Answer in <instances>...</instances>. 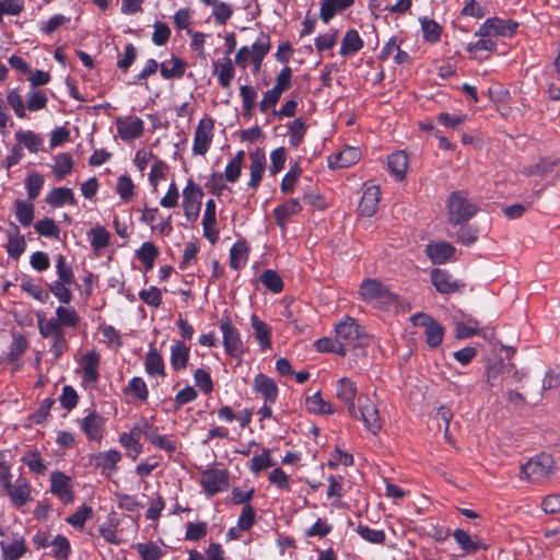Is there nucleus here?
<instances>
[{
  "mask_svg": "<svg viewBox=\"0 0 560 560\" xmlns=\"http://www.w3.org/2000/svg\"><path fill=\"white\" fill-rule=\"evenodd\" d=\"M100 354L95 351L88 352L83 355V375L82 378L86 383L94 384L98 381Z\"/></svg>",
  "mask_w": 560,
  "mask_h": 560,
  "instance_id": "72a5a7b5",
  "label": "nucleus"
},
{
  "mask_svg": "<svg viewBox=\"0 0 560 560\" xmlns=\"http://www.w3.org/2000/svg\"><path fill=\"white\" fill-rule=\"evenodd\" d=\"M56 319L61 329L62 327L75 328L80 323V316L73 307L58 306Z\"/></svg>",
  "mask_w": 560,
  "mask_h": 560,
  "instance_id": "49530a36",
  "label": "nucleus"
},
{
  "mask_svg": "<svg viewBox=\"0 0 560 560\" xmlns=\"http://www.w3.org/2000/svg\"><path fill=\"white\" fill-rule=\"evenodd\" d=\"M253 389L264 398L265 402L275 404L279 396V387L275 380L262 373L255 375Z\"/></svg>",
  "mask_w": 560,
  "mask_h": 560,
  "instance_id": "a211bd4d",
  "label": "nucleus"
},
{
  "mask_svg": "<svg viewBox=\"0 0 560 560\" xmlns=\"http://www.w3.org/2000/svg\"><path fill=\"white\" fill-rule=\"evenodd\" d=\"M275 466L270 451L265 448L261 454H256L250 460L249 470L258 475L261 470Z\"/></svg>",
  "mask_w": 560,
  "mask_h": 560,
  "instance_id": "774afa93",
  "label": "nucleus"
},
{
  "mask_svg": "<svg viewBox=\"0 0 560 560\" xmlns=\"http://www.w3.org/2000/svg\"><path fill=\"white\" fill-rule=\"evenodd\" d=\"M214 121L211 117H203L199 120L192 143V153L195 155H205L213 139Z\"/></svg>",
  "mask_w": 560,
  "mask_h": 560,
  "instance_id": "9d476101",
  "label": "nucleus"
},
{
  "mask_svg": "<svg viewBox=\"0 0 560 560\" xmlns=\"http://www.w3.org/2000/svg\"><path fill=\"white\" fill-rule=\"evenodd\" d=\"M419 23L424 42L435 44L441 39L442 27L435 20L428 16H421L419 18Z\"/></svg>",
  "mask_w": 560,
  "mask_h": 560,
  "instance_id": "c9c22d12",
  "label": "nucleus"
},
{
  "mask_svg": "<svg viewBox=\"0 0 560 560\" xmlns=\"http://www.w3.org/2000/svg\"><path fill=\"white\" fill-rule=\"evenodd\" d=\"M173 67L167 68L165 62L161 63L160 73L164 80L180 79L184 77L187 63L179 57L173 56L171 59Z\"/></svg>",
  "mask_w": 560,
  "mask_h": 560,
  "instance_id": "a18cd8bd",
  "label": "nucleus"
},
{
  "mask_svg": "<svg viewBox=\"0 0 560 560\" xmlns=\"http://www.w3.org/2000/svg\"><path fill=\"white\" fill-rule=\"evenodd\" d=\"M354 4V0H323L319 8V19L328 24L338 13H342Z\"/></svg>",
  "mask_w": 560,
  "mask_h": 560,
  "instance_id": "a878e982",
  "label": "nucleus"
},
{
  "mask_svg": "<svg viewBox=\"0 0 560 560\" xmlns=\"http://www.w3.org/2000/svg\"><path fill=\"white\" fill-rule=\"evenodd\" d=\"M190 358V347L183 340H173L170 348V364L173 371L179 372L187 368Z\"/></svg>",
  "mask_w": 560,
  "mask_h": 560,
  "instance_id": "5701e85b",
  "label": "nucleus"
},
{
  "mask_svg": "<svg viewBox=\"0 0 560 560\" xmlns=\"http://www.w3.org/2000/svg\"><path fill=\"white\" fill-rule=\"evenodd\" d=\"M159 255V247L152 242H144L136 252L137 259L143 265L147 271L153 268L154 261Z\"/></svg>",
  "mask_w": 560,
  "mask_h": 560,
  "instance_id": "e433bc0d",
  "label": "nucleus"
},
{
  "mask_svg": "<svg viewBox=\"0 0 560 560\" xmlns=\"http://www.w3.org/2000/svg\"><path fill=\"white\" fill-rule=\"evenodd\" d=\"M203 236L214 245L219 240V230L217 229L215 202L209 199L202 217Z\"/></svg>",
  "mask_w": 560,
  "mask_h": 560,
  "instance_id": "4be33fe9",
  "label": "nucleus"
},
{
  "mask_svg": "<svg viewBox=\"0 0 560 560\" xmlns=\"http://www.w3.org/2000/svg\"><path fill=\"white\" fill-rule=\"evenodd\" d=\"M14 208L16 220L23 226L31 225L34 219V206L30 201L16 199Z\"/></svg>",
  "mask_w": 560,
  "mask_h": 560,
  "instance_id": "3c124183",
  "label": "nucleus"
},
{
  "mask_svg": "<svg viewBox=\"0 0 560 560\" xmlns=\"http://www.w3.org/2000/svg\"><path fill=\"white\" fill-rule=\"evenodd\" d=\"M22 462L36 475H44L47 469L40 452L36 450L26 453L23 456Z\"/></svg>",
  "mask_w": 560,
  "mask_h": 560,
  "instance_id": "4d7b16f0",
  "label": "nucleus"
},
{
  "mask_svg": "<svg viewBox=\"0 0 560 560\" xmlns=\"http://www.w3.org/2000/svg\"><path fill=\"white\" fill-rule=\"evenodd\" d=\"M202 197V188L191 178L188 179L183 190L182 202L184 215L186 217L187 221L195 222L199 218Z\"/></svg>",
  "mask_w": 560,
  "mask_h": 560,
  "instance_id": "423d86ee",
  "label": "nucleus"
},
{
  "mask_svg": "<svg viewBox=\"0 0 560 560\" xmlns=\"http://www.w3.org/2000/svg\"><path fill=\"white\" fill-rule=\"evenodd\" d=\"M388 171L397 180H402L408 168V155L404 151H397L387 156Z\"/></svg>",
  "mask_w": 560,
  "mask_h": 560,
  "instance_id": "2f4dec72",
  "label": "nucleus"
},
{
  "mask_svg": "<svg viewBox=\"0 0 560 560\" xmlns=\"http://www.w3.org/2000/svg\"><path fill=\"white\" fill-rule=\"evenodd\" d=\"M14 233H9L7 252L10 257L18 259L26 248L25 238L20 233L18 225L13 224Z\"/></svg>",
  "mask_w": 560,
  "mask_h": 560,
  "instance_id": "a19ab883",
  "label": "nucleus"
},
{
  "mask_svg": "<svg viewBox=\"0 0 560 560\" xmlns=\"http://www.w3.org/2000/svg\"><path fill=\"white\" fill-rule=\"evenodd\" d=\"M487 13L486 7L477 0H465L464 7L459 12L463 18H474L477 20L483 19Z\"/></svg>",
  "mask_w": 560,
  "mask_h": 560,
  "instance_id": "69168bd1",
  "label": "nucleus"
},
{
  "mask_svg": "<svg viewBox=\"0 0 560 560\" xmlns=\"http://www.w3.org/2000/svg\"><path fill=\"white\" fill-rule=\"evenodd\" d=\"M245 152L238 151L235 156L225 166L223 176L229 183H236L242 174L243 162Z\"/></svg>",
  "mask_w": 560,
  "mask_h": 560,
  "instance_id": "c03bdc74",
  "label": "nucleus"
},
{
  "mask_svg": "<svg viewBox=\"0 0 560 560\" xmlns=\"http://www.w3.org/2000/svg\"><path fill=\"white\" fill-rule=\"evenodd\" d=\"M44 176L37 172H32L26 176L25 188L30 200H35L44 186Z\"/></svg>",
  "mask_w": 560,
  "mask_h": 560,
  "instance_id": "680f3d73",
  "label": "nucleus"
},
{
  "mask_svg": "<svg viewBox=\"0 0 560 560\" xmlns=\"http://www.w3.org/2000/svg\"><path fill=\"white\" fill-rule=\"evenodd\" d=\"M248 259V246L245 241H238L230 248V267L234 270L242 268Z\"/></svg>",
  "mask_w": 560,
  "mask_h": 560,
  "instance_id": "ea45409f",
  "label": "nucleus"
},
{
  "mask_svg": "<svg viewBox=\"0 0 560 560\" xmlns=\"http://www.w3.org/2000/svg\"><path fill=\"white\" fill-rule=\"evenodd\" d=\"M381 188L377 185L365 183L362 188L361 200L358 205L357 212L360 217H373L380 205Z\"/></svg>",
  "mask_w": 560,
  "mask_h": 560,
  "instance_id": "f8f14e48",
  "label": "nucleus"
},
{
  "mask_svg": "<svg viewBox=\"0 0 560 560\" xmlns=\"http://www.w3.org/2000/svg\"><path fill=\"white\" fill-rule=\"evenodd\" d=\"M116 192L124 202H128L135 197V184L129 175H120L116 185Z\"/></svg>",
  "mask_w": 560,
  "mask_h": 560,
  "instance_id": "0e129e2a",
  "label": "nucleus"
},
{
  "mask_svg": "<svg viewBox=\"0 0 560 560\" xmlns=\"http://www.w3.org/2000/svg\"><path fill=\"white\" fill-rule=\"evenodd\" d=\"M50 491L65 504L71 503L74 499L70 477L58 470L51 472Z\"/></svg>",
  "mask_w": 560,
  "mask_h": 560,
  "instance_id": "2eb2a0df",
  "label": "nucleus"
},
{
  "mask_svg": "<svg viewBox=\"0 0 560 560\" xmlns=\"http://www.w3.org/2000/svg\"><path fill=\"white\" fill-rule=\"evenodd\" d=\"M161 65L153 58L145 61L142 70L128 82L129 85H148L147 80L149 77L156 73L160 70Z\"/></svg>",
  "mask_w": 560,
  "mask_h": 560,
  "instance_id": "6e6d98bb",
  "label": "nucleus"
},
{
  "mask_svg": "<svg viewBox=\"0 0 560 560\" xmlns=\"http://www.w3.org/2000/svg\"><path fill=\"white\" fill-rule=\"evenodd\" d=\"M55 166L52 167L54 175L57 179H62L69 175L73 170V161L70 154L59 153L55 158Z\"/></svg>",
  "mask_w": 560,
  "mask_h": 560,
  "instance_id": "864d4df0",
  "label": "nucleus"
},
{
  "mask_svg": "<svg viewBox=\"0 0 560 560\" xmlns=\"http://www.w3.org/2000/svg\"><path fill=\"white\" fill-rule=\"evenodd\" d=\"M477 212L476 206L469 201L464 190L453 191L447 199V220L452 225L469 221Z\"/></svg>",
  "mask_w": 560,
  "mask_h": 560,
  "instance_id": "7ed1b4c3",
  "label": "nucleus"
},
{
  "mask_svg": "<svg viewBox=\"0 0 560 560\" xmlns=\"http://www.w3.org/2000/svg\"><path fill=\"white\" fill-rule=\"evenodd\" d=\"M250 166H249V182L248 186L253 189H257L260 185L265 168H266V154L262 149H256L249 154Z\"/></svg>",
  "mask_w": 560,
  "mask_h": 560,
  "instance_id": "393cba45",
  "label": "nucleus"
},
{
  "mask_svg": "<svg viewBox=\"0 0 560 560\" xmlns=\"http://www.w3.org/2000/svg\"><path fill=\"white\" fill-rule=\"evenodd\" d=\"M15 139L20 144H23L30 152H38L43 144V138L32 130L15 132Z\"/></svg>",
  "mask_w": 560,
  "mask_h": 560,
  "instance_id": "de8ad7c7",
  "label": "nucleus"
},
{
  "mask_svg": "<svg viewBox=\"0 0 560 560\" xmlns=\"http://www.w3.org/2000/svg\"><path fill=\"white\" fill-rule=\"evenodd\" d=\"M220 329L222 331L225 352L232 358L242 359L245 349L238 329L232 324L229 317L220 320Z\"/></svg>",
  "mask_w": 560,
  "mask_h": 560,
  "instance_id": "6e6552de",
  "label": "nucleus"
},
{
  "mask_svg": "<svg viewBox=\"0 0 560 560\" xmlns=\"http://www.w3.org/2000/svg\"><path fill=\"white\" fill-rule=\"evenodd\" d=\"M358 404L360 417L357 415V419H360L364 423L366 430L376 434L382 428L376 405L364 395L359 396Z\"/></svg>",
  "mask_w": 560,
  "mask_h": 560,
  "instance_id": "9b49d317",
  "label": "nucleus"
},
{
  "mask_svg": "<svg viewBox=\"0 0 560 560\" xmlns=\"http://www.w3.org/2000/svg\"><path fill=\"white\" fill-rule=\"evenodd\" d=\"M305 408L314 415H332L335 412L331 404L323 399L320 392H316L306 398Z\"/></svg>",
  "mask_w": 560,
  "mask_h": 560,
  "instance_id": "58836bf2",
  "label": "nucleus"
},
{
  "mask_svg": "<svg viewBox=\"0 0 560 560\" xmlns=\"http://www.w3.org/2000/svg\"><path fill=\"white\" fill-rule=\"evenodd\" d=\"M250 322L260 349H269L271 347V327L255 314L252 315Z\"/></svg>",
  "mask_w": 560,
  "mask_h": 560,
  "instance_id": "7c9ffc66",
  "label": "nucleus"
},
{
  "mask_svg": "<svg viewBox=\"0 0 560 560\" xmlns=\"http://www.w3.org/2000/svg\"><path fill=\"white\" fill-rule=\"evenodd\" d=\"M35 231L45 237L59 240L60 229L50 218H44L34 224Z\"/></svg>",
  "mask_w": 560,
  "mask_h": 560,
  "instance_id": "bf43d9fd",
  "label": "nucleus"
},
{
  "mask_svg": "<svg viewBox=\"0 0 560 560\" xmlns=\"http://www.w3.org/2000/svg\"><path fill=\"white\" fill-rule=\"evenodd\" d=\"M271 49L270 36L264 32L259 34L253 45L249 47L250 63L253 65V72L260 70L262 60Z\"/></svg>",
  "mask_w": 560,
  "mask_h": 560,
  "instance_id": "aec40b11",
  "label": "nucleus"
},
{
  "mask_svg": "<svg viewBox=\"0 0 560 560\" xmlns=\"http://www.w3.org/2000/svg\"><path fill=\"white\" fill-rule=\"evenodd\" d=\"M430 280L440 294H452L458 292L464 287V284L457 279H454L452 273L446 269H432Z\"/></svg>",
  "mask_w": 560,
  "mask_h": 560,
  "instance_id": "ddd939ff",
  "label": "nucleus"
},
{
  "mask_svg": "<svg viewBox=\"0 0 560 560\" xmlns=\"http://www.w3.org/2000/svg\"><path fill=\"white\" fill-rule=\"evenodd\" d=\"M335 332L339 340L351 347L359 346L361 339L366 336L365 329L359 325L355 318L350 316L335 325Z\"/></svg>",
  "mask_w": 560,
  "mask_h": 560,
  "instance_id": "1a4fd4ad",
  "label": "nucleus"
},
{
  "mask_svg": "<svg viewBox=\"0 0 560 560\" xmlns=\"http://www.w3.org/2000/svg\"><path fill=\"white\" fill-rule=\"evenodd\" d=\"M7 102L13 109L16 117L21 119L26 118L25 103L19 89H11L7 92Z\"/></svg>",
  "mask_w": 560,
  "mask_h": 560,
  "instance_id": "338daca9",
  "label": "nucleus"
},
{
  "mask_svg": "<svg viewBox=\"0 0 560 560\" xmlns=\"http://www.w3.org/2000/svg\"><path fill=\"white\" fill-rule=\"evenodd\" d=\"M364 42L357 30H348L341 40L339 54L343 57L352 56L361 50Z\"/></svg>",
  "mask_w": 560,
  "mask_h": 560,
  "instance_id": "473e14b6",
  "label": "nucleus"
},
{
  "mask_svg": "<svg viewBox=\"0 0 560 560\" xmlns=\"http://www.w3.org/2000/svg\"><path fill=\"white\" fill-rule=\"evenodd\" d=\"M116 127L119 137L124 141L129 142L143 135L144 121L139 117H118L116 119Z\"/></svg>",
  "mask_w": 560,
  "mask_h": 560,
  "instance_id": "4468645a",
  "label": "nucleus"
},
{
  "mask_svg": "<svg viewBox=\"0 0 560 560\" xmlns=\"http://www.w3.org/2000/svg\"><path fill=\"white\" fill-rule=\"evenodd\" d=\"M125 393H130L133 397L141 402H147L149 397V389L145 382L140 376H133L126 386Z\"/></svg>",
  "mask_w": 560,
  "mask_h": 560,
  "instance_id": "5fc2aeb1",
  "label": "nucleus"
},
{
  "mask_svg": "<svg viewBox=\"0 0 560 560\" xmlns=\"http://www.w3.org/2000/svg\"><path fill=\"white\" fill-rule=\"evenodd\" d=\"M427 256L434 265H443L455 254L456 248L448 242H431L425 245Z\"/></svg>",
  "mask_w": 560,
  "mask_h": 560,
  "instance_id": "412c9836",
  "label": "nucleus"
},
{
  "mask_svg": "<svg viewBox=\"0 0 560 560\" xmlns=\"http://www.w3.org/2000/svg\"><path fill=\"white\" fill-rule=\"evenodd\" d=\"M558 160H551L549 158H541L536 164L528 166L524 174L530 176V175H538L540 177L546 176L547 174L551 173L553 168L558 164Z\"/></svg>",
  "mask_w": 560,
  "mask_h": 560,
  "instance_id": "052dcab7",
  "label": "nucleus"
},
{
  "mask_svg": "<svg viewBox=\"0 0 560 560\" xmlns=\"http://www.w3.org/2000/svg\"><path fill=\"white\" fill-rule=\"evenodd\" d=\"M358 394L357 385L348 377H342L336 383V396L342 400L348 408L350 416L357 418L354 399Z\"/></svg>",
  "mask_w": 560,
  "mask_h": 560,
  "instance_id": "6ab92c4d",
  "label": "nucleus"
},
{
  "mask_svg": "<svg viewBox=\"0 0 560 560\" xmlns=\"http://www.w3.org/2000/svg\"><path fill=\"white\" fill-rule=\"evenodd\" d=\"M228 469L207 468L200 475V486L208 497H213L229 488Z\"/></svg>",
  "mask_w": 560,
  "mask_h": 560,
  "instance_id": "0eeeda50",
  "label": "nucleus"
},
{
  "mask_svg": "<svg viewBox=\"0 0 560 560\" xmlns=\"http://www.w3.org/2000/svg\"><path fill=\"white\" fill-rule=\"evenodd\" d=\"M553 474V458L551 455L542 452L533 456L521 466L520 478L530 482H540Z\"/></svg>",
  "mask_w": 560,
  "mask_h": 560,
  "instance_id": "f03ea898",
  "label": "nucleus"
},
{
  "mask_svg": "<svg viewBox=\"0 0 560 560\" xmlns=\"http://www.w3.org/2000/svg\"><path fill=\"white\" fill-rule=\"evenodd\" d=\"M213 72L218 77V83L222 89H228L235 74V68L230 57L213 62Z\"/></svg>",
  "mask_w": 560,
  "mask_h": 560,
  "instance_id": "c85d7f7f",
  "label": "nucleus"
},
{
  "mask_svg": "<svg viewBox=\"0 0 560 560\" xmlns=\"http://www.w3.org/2000/svg\"><path fill=\"white\" fill-rule=\"evenodd\" d=\"M205 5L212 7V16L219 25L225 24L233 15L232 7L219 0H200Z\"/></svg>",
  "mask_w": 560,
  "mask_h": 560,
  "instance_id": "4c0bfd02",
  "label": "nucleus"
},
{
  "mask_svg": "<svg viewBox=\"0 0 560 560\" xmlns=\"http://www.w3.org/2000/svg\"><path fill=\"white\" fill-rule=\"evenodd\" d=\"M11 504L20 509L32 500V487L28 480L20 476L7 490Z\"/></svg>",
  "mask_w": 560,
  "mask_h": 560,
  "instance_id": "f3484780",
  "label": "nucleus"
},
{
  "mask_svg": "<svg viewBox=\"0 0 560 560\" xmlns=\"http://www.w3.org/2000/svg\"><path fill=\"white\" fill-rule=\"evenodd\" d=\"M289 143L292 148L298 149L303 142L307 130L304 118H295L289 126Z\"/></svg>",
  "mask_w": 560,
  "mask_h": 560,
  "instance_id": "37998d69",
  "label": "nucleus"
},
{
  "mask_svg": "<svg viewBox=\"0 0 560 560\" xmlns=\"http://www.w3.org/2000/svg\"><path fill=\"white\" fill-rule=\"evenodd\" d=\"M260 281L266 289L277 294L283 290L284 283L277 271L267 269L260 275Z\"/></svg>",
  "mask_w": 560,
  "mask_h": 560,
  "instance_id": "13d9d810",
  "label": "nucleus"
},
{
  "mask_svg": "<svg viewBox=\"0 0 560 560\" xmlns=\"http://www.w3.org/2000/svg\"><path fill=\"white\" fill-rule=\"evenodd\" d=\"M0 547L4 560H19L27 551V547L23 538L16 539L9 545L4 541H1Z\"/></svg>",
  "mask_w": 560,
  "mask_h": 560,
  "instance_id": "79ce46f5",
  "label": "nucleus"
},
{
  "mask_svg": "<svg viewBox=\"0 0 560 560\" xmlns=\"http://www.w3.org/2000/svg\"><path fill=\"white\" fill-rule=\"evenodd\" d=\"M411 322L413 325L424 328L423 335L430 349H436L442 343L445 328L435 318L424 313H418L411 317Z\"/></svg>",
  "mask_w": 560,
  "mask_h": 560,
  "instance_id": "39448f33",
  "label": "nucleus"
},
{
  "mask_svg": "<svg viewBox=\"0 0 560 560\" xmlns=\"http://www.w3.org/2000/svg\"><path fill=\"white\" fill-rule=\"evenodd\" d=\"M359 294L365 303L378 310L397 308L400 304L399 295L376 279H364L360 284Z\"/></svg>",
  "mask_w": 560,
  "mask_h": 560,
  "instance_id": "f257e3e1",
  "label": "nucleus"
},
{
  "mask_svg": "<svg viewBox=\"0 0 560 560\" xmlns=\"http://www.w3.org/2000/svg\"><path fill=\"white\" fill-rule=\"evenodd\" d=\"M93 250H100L108 246L110 234L104 226H95L88 233Z\"/></svg>",
  "mask_w": 560,
  "mask_h": 560,
  "instance_id": "09e8293b",
  "label": "nucleus"
},
{
  "mask_svg": "<svg viewBox=\"0 0 560 560\" xmlns=\"http://www.w3.org/2000/svg\"><path fill=\"white\" fill-rule=\"evenodd\" d=\"M144 371L150 377H165V363L159 350L151 345L144 358Z\"/></svg>",
  "mask_w": 560,
  "mask_h": 560,
  "instance_id": "bb28decb",
  "label": "nucleus"
},
{
  "mask_svg": "<svg viewBox=\"0 0 560 560\" xmlns=\"http://www.w3.org/2000/svg\"><path fill=\"white\" fill-rule=\"evenodd\" d=\"M355 532L363 540L370 544L382 545L386 539V534L383 529H374L362 523L358 525Z\"/></svg>",
  "mask_w": 560,
  "mask_h": 560,
  "instance_id": "603ef678",
  "label": "nucleus"
},
{
  "mask_svg": "<svg viewBox=\"0 0 560 560\" xmlns=\"http://www.w3.org/2000/svg\"><path fill=\"white\" fill-rule=\"evenodd\" d=\"M120 459L121 454L117 450L98 452L93 456V463L95 467L102 469V474H109L116 470V466L120 462Z\"/></svg>",
  "mask_w": 560,
  "mask_h": 560,
  "instance_id": "cd10ccee",
  "label": "nucleus"
},
{
  "mask_svg": "<svg viewBox=\"0 0 560 560\" xmlns=\"http://www.w3.org/2000/svg\"><path fill=\"white\" fill-rule=\"evenodd\" d=\"M46 202L54 208H61L65 205L77 206L78 203L72 189L68 187L54 188L46 196Z\"/></svg>",
  "mask_w": 560,
  "mask_h": 560,
  "instance_id": "c756f323",
  "label": "nucleus"
},
{
  "mask_svg": "<svg viewBox=\"0 0 560 560\" xmlns=\"http://www.w3.org/2000/svg\"><path fill=\"white\" fill-rule=\"evenodd\" d=\"M518 22L512 19L492 16L485 20L475 32L476 37H508L515 36Z\"/></svg>",
  "mask_w": 560,
  "mask_h": 560,
  "instance_id": "20e7f679",
  "label": "nucleus"
},
{
  "mask_svg": "<svg viewBox=\"0 0 560 560\" xmlns=\"http://www.w3.org/2000/svg\"><path fill=\"white\" fill-rule=\"evenodd\" d=\"M360 160V151L353 147L342 149L334 159L329 161L332 168H347L355 164Z\"/></svg>",
  "mask_w": 560,
  "mask_h": 560,
  "instance_id": "f704fd0d",
  "label": "nucleus"
},
{
  "mask_svg": "<svg viewBox=\"0 0 560 560\" xmlns=\"http://www.w3.org/2000/svg\"><path fill=\"white\" fill-rule=\"evenodd\" d=\"M93 515L91 506L81 505L73 514L67 517L66 522L75 529H83L85 522Z\"/></svg>",
  "mask_w": 560,
  "mask_h": 560,
  "instance_id": "e2e57ef3",
  "label": "nucleus"
},
{
  "mask_svg": "<svg viewBox=\"0 0 560 560\" xmlns=\"http://www.w3.org/2000/svg\"><path fill=\"white\" fill-rule=\"evenodd\" d=\"M453 537L460 548L468 553L476 552L481 548L486 549L483 544L472 540L470 535L464 529H455Z\"/></svg>",
  "mask_w": 560,
  "mask_h": 560,
  "instance_id": "8fccbe9b",
  "label": "nucleus"
},
{
  "mask_svg": "<svg viewBox=\"0 0 560 560\" xmlns=\"http://www.w3.org/2000/svg\"><path fill=\"white\" fill-rule=\"evenodd\" d=\"M105 423V418L93 410L81 420L80 428L90 441L101 442L104 436Z\"/></svg>",
  "mask_w": 560,
  "mask_h": 560,
  "instance_id": "dca6fc26",
  "label": "nucleus"
},
{
  "mask_svg": "<svg viewBox=\"0 0 560 560\" xmlns=\"http://www.w3.org/2000/svg\"><path fill=\"white\" fill-rule=\"evenodd\" d=\"M301 211L302 205L300 200L291 198L285 202L278 205L272 212L278 226L281 230H285L290 218L299 214Z\"/></svg>",
  "mask_w": 560,
  "mask_h": 560,
  "instance_id": "b1692460",
  "label": "nucleus"
}]
</instances>
